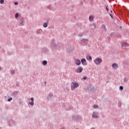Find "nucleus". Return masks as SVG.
I'll return each instance as SVG.
<instances>
[{
	"label": "nucleus",
	"mask_w": 129,
	"mask_h": 129,
	"mask_svg": "<svg viewBox=\"0 0 129 129\" xmlns=\"http://www.w3.org/2000/svg\"><path fill=\"white\" fill-rule=\"evenodd\" d=\"M122 47H129V44L128 43H124L122 45Z\"/></svg>",
	"instance_id": "nucleus-15"
},
{
	"label": "nucleus",
	"mask_w": 129,
	"mask_h": 129,
	"mask_svg": "<svg viewBox=\"0 0 129 129\" xmlns=\"http://www.w3.org/2000/svg\"><path fill=\"white\" fill-rule=\"evenodd\" d=\"M47 60L42 61L43 65L46 66V65H47Z\"/></svg>",
	"instance_id": "nucleus-18"
},
{
	"label": "nucleus",
	"mask_w": 129,
	"mask_h": 129,
	"mask_svg": "<svg viewBox=\"0 0 129 129\" xmlns=\"http://www.w3.org/2000/svg\"><path fill=\"white\" fill-rule=\"evenodd\" d=\"M102 29H103L105 32H106V27H105V25L104 24L102 25L101 26Z\"/></svg>",
	"instance_id": "nucleus-16"
},
{
	"label": "nucleus",
	"mask_w": 129,
	"mask_h": 129,
	"mask_svg": "<svg viewBox=\"0 0 129 129\" xmlns=\"http://www.w3.org/2000/svg\"><path fill=\"white\" fill-rule=\"evenodd\" d=\"M4 2H5V0H0V4H1V5H3Z\"/></svg>",
	"instance_id": "nucleus-23"
},
{
	"label": "nucleus",
	"mask_w": 129,
	"mask_h": 129,
	"mask_svg": "<svg viewBox=\"0 0 129 129\" xmlns=\"http://www.w3.org/2000/svg\"><path fill=\"white\" fill-rule=\"evenodd\" d=\"M82 71H83V68L81 66L79 67L76 70V73H81Z\"/></svg>",
	"instance_id": "nucleus-4"
},
{
	"label": "nucleus",
	"mask_w": 129,
	"mask_h": 129,
	"mask_svg": "<svg viewBox=\"0 0 129 129\" xmlns=\"http://www.w3.org/2000/svg\"><path fill=\"white\" fill-rule=\"evenodd\" d=\"M124 82H127V79H126V78H125L124 79Z\"/></svg>",
	"instance_id": "nucleus-26"
},
{
	"label": "nucleus",
	"mask_w": 129,
	"mask_h": 129,
	"mask_svg": "<svg viewBox=\"0 0 129 129\" xmlns=\"http://www.w3.org/2000/svg\"><path fill=\"white\" fill-rule=\"evenodd\" d=\"M93 108L96 109V108H99V106L97 105H94Z\"/></svg>",
	"instance_id": "nucleus-19"
},
{
	"label": "nucleus",
	"mask_w": 129,
	"mask_h": 129,
	"mask_svg": "<svg viewBox=\"0 0 129 129\" xmlns=\"http://www.w3.org/2000/svg\"><path fill=\"white\" fill-rule=\"evenodd\" d=\"M119 89H120V90H122L123 89V87H122V86H120V87H119Z\"/></svg>",
	"instance_id": "nucleus-24"
},
{
	"label": "nucleus",
	"mask_w": 129,
	"mask_h": 129,
	"mask_svg": "<svg viewBox=\"0 0 129 129\" xmlns=\"http://www.w3.org/2000/svg\"><path fill=\"white\" fill-rule=\"evenodd\" d=\"M61 129H65V128L63 127V128H61Z\"/></svg>",
	"instance_id": "nucleus-33"
},
{
	"label": "nucleus",
	"mask_w": 129,
	"mask_h": 129,
	"mask_svg": "<svg viewBox=\"0 0 129 129\" xmlns=\"http://www.w3.org/2000/svg\"><path fill=\"white\" fill-rule=\"evenodd\" d=\"M48 23H49V20H47V22L43 23V26L44 28H47V27H48Z\"/></svg>",
	"instance_id": "nucleus-12"
},
{
	"label": "nucleus",
	"mask_w": 129,
	"mask_h": 129,
	"mask_svg": "<svg viewBox=\"0 0 129 129\" xmlns=\"http://www.w3.org/2000/svg\"><path fill=\"white\" fill-rule=\"evenodd\" d=\"M87 59L89 61H91V60H92V57L90 56H87Z\"/></svg>",
	"instance_id": "nucleus-17"
},
{
	"label": "nucleus",
	"mask_w": 129,
	"mask_h": 129,
	"mask_svg": "<svg viewBox=\"0 0 129 129\" xmlns=\"http://www.w3.org/2000/svg\"><path fill=\"white\" fill-rule=\"evenodd\" d=\"M50 46L52 49H57V48H58V45L56 44V43L54 41H51Z\"/></svg>",
	"instance_id": "nucleus-3"
},
{
	"label": "nucleus",
	"mask_w": 129,
	"mask_h": 129,
	"mask_svg": "<svg viewBox=\"0 0 129 129\" xmlns=\"http://www.w3.org/2000/svg\"><path fill=\"white\" fill-rule=\"evenodd\" d=\"M106 11H108V8L107 7H106Z\"/></svg>",
	"instance_id": "nucleus-30"
},
{
	"label": "nucleus",
	"mask_w": 129,
	"mask_h": 129,
	"mask_svg": "<svg viewBox=\"0 0 129 129\" xmlns=\"http://www.w3.org/2000/svg\"><path fill=\"white\" fill-rule=\"evenodd\" d=\"M24 18H22V19L20 22L19 26H24Z\"/></svg>",
	"instance_id": "nucleus-11"
},
{
	"label": "nucleus",
	"mask_w": 129,
	"mask_h": 129,
	"mask_svg": "<svg viewBox=\"0 0 129 129\" xmlns=\"http://www.w3.org/2000/svg\"><path fill=\"white\" fill-rule=\"evenodd\" d=\"M89 20L90 22H92V21H93V20H94V16H93V15H90L89 17Z\"/></svg>",
	"instance_id": "nucleus-13"
},
{
	"label": "nucleus",
	"mask_w": 129,
	"mask_h": 129,
	"mask_svg": "<svg viewBox=\"0 0 129 129\" xmlns=\"http://www.w3.org/2000/svg\"><path fill=\"white\" fill-rule=\"evenodd\" d=\"M0 49H1V47H0Z\"/></svg>",
	"instance_id": "nucleus-37"
},
{
	"label": "nucleus",
	"mask_w": 129,
	"mask_h": 129,
	"mask_svg": "<svg viewBox=\"0 0 129 129\" xmlns=\"http://www.w3.org/2000/svg\"><path fill=\"white\" fill-rule=\"evenodd\" d=\"M29 104L32 106H34V98H31V99H28Z\"/></svg>",
	"instance_id": "nucleus-6"
},
{
	"label": "nucleus",
	"mask_w": 129,
	"mask_h": 129,
	"mask_svg": "<svg viewBox=\"0 0 129 129\" xmlns=\"http://www.w3.org/2000/svg\"><path fill=\"white\" fill-rule=\"evenodd\" d=\"M44 83H45V84H46L47 82H44Z\"/></svg>",
	"instance_id": "nucleus-31"
},
{
	"label": "nucleus",
	"mask_w": 129,
	"mask_h": 129,
	"mask_svg": "<svg viewBox=\"0 0 129 129\" xmlns=\"http://www.w3.org/2000/svg\"><path fill=\"white\" fill-rule=\"evenodd\" d=\"M94 63L96 64V65H100L101 64V62H102V59L97 57L94 60Z\"/></svg>",
	"instance_id": "nucleus-2"
},
{
	"label": "nucleus",
	"mask_w": 129,
	"mask_h": 129,
	"mask_svg": "<svg viewBox=\"0 0 129 129\" xmlns=\"http://www.w3.org/2000/svg\"><path fill=\"white\" fill-rule=\"evenodd\" d=\"M84 35V33H79L78 36L79 37H82V36H83Z\"/></svg>",
	"instance_id": "nucleus-20"
},
{
	"label": "nucleus",
	"mask_w": 129,
	"mask_h": 129,
	"mask_svg": "<svg viewBox=\"0 0 129 129\" xmlns=\"http://www.w3.org/2000/svg\"><path fill=\"white\" fill-rule=\"evenodd\" d=\"M93 118H97L98 117V116L97 115V113H96L95 112H93L92 115Z\"/></svg>",
	"instance_id": "nucleus-10"
},
{
	"label": "nucleus",
	"mask_w": 129,
	"mask_h": 129,
	"mask_svg": "<svg viewBox=\"0 0 129 129\" xmlns=\"http://www.w3.org/2000/svg\"><path fill=\"white\" fill-rule=\"evenodd\" d=\"M91 129H94V128H92Z\"/></svg>",
	"instance_id": "nucleus-36"
},
{
	"label": "nucleus",
	"mask_w": 129,
	"mask_h": 129,
	"mask_svg": "<svg viewBox=\"0 0 129 129\" xmlns=\"http://www.w3.org/2000/svg\"><path fill=\"white\" fill-rule=\"evenodd\" d=\"M110 16L111 17V18H113V17L111 15H110Z\"/></svg>",
	"instance_id": "nucleus-32"
},
{
	"label": "nucleus",
	"mask_w": 129,
	"mask_h": 129,
	"mask_svg": "<svg viewBox=\"0 0 129 129\" xmlns=\"http://www.w3.org/2000/svg\"><path fill=\"white\" fill-rule=\"evenodd\" d=\"M111 13H112V11H111Z\"/></svg>",
	"instance_id": "nucleus-35"
},
{
	"label": "nucleus",
	"mask_w": 129,
	"mask_h": 129,
	"mask_svg": "<svg viewBox=\"0 0 129 129\" xmlns=\"http://www.w3.org/2000/svg\"><path fill=\"white\" fill-rule=\"evenodd\" d=\"M90 27H91V29H95V28H96V25H95V23H93V24L90 25Z\"/></svg>",
	"instance_id": "nucleus-14"
},
{
	"label": "nucleus",
	"mask_w": 129,
	"mask_h": 129,
	"mask_svg": "<svg viewBox=\"0 0 129 129\" xmlns=\"http://www.w3.org/2000/svg\"><path fill=\"white\" fill-rule=\"evenodd\" d=\"M2 69V67H0V70Z\"/></svg>",
	"instance_id": "nucleus-34"
},
{
	"label": "nucleus",
	"mask_w": 129,
	"mask_h": 129,
	"mask_svg": "<svg viewBox=\"0 0 129 129\" xmlns=\"http://www.w3.org/2000/svg\"><path fill=\"white\" fill-rule=\"evenodd\" d=\"M81 62L84 66H86L87 65V63L86 62V59L85 58H83L81 59Z\"/></svg>",
	"instance_id": "nucleus-8"
},
{
	"label": "nucleus",
	"mask_w": 129,
	"mask_h": 129,
	"mask_svg": "<svg viewBox=\"0 0 129 129\" xmlns=\"http://www.w3.org/2000/svg\"><path fill=\"white\" fill-rule=\"evenodd\" d=\"M75 62L76 65H78V66H80V64H81V61H80V60L77 58L75 59Z\"/></svg>",
	"instance_id": "nucleus-7"
},
{
	"label": "nucleus",
	"mask_w": 129,
	"mask_h": 129,
	"mask_svg": "<svg viewBox=\"0 0 129 129\" xmlns=\"http://www.w3.org/2000/svg\"><path fill=\"white\" fill-rule=\"evenodd\" d=\"M14 5H15V6L18 5V2H15Z\"/></svg>",
	"instance_id": "nucleus-28"
},
{
	"label": "nucleus",
	"mask_w": 129,
	"mask_h": 129,
	"mask_svg": "<svg viewBox=\"0 0 129 129\" xmlns=\"http://www.w3.org/2000/svg\"><path fill=\"white\" fill-rule=\"evenodd\" d=\"M18 17H19V13H16L15 14V18L17 19H18Z\"/></svg>",
	"instance_id": "nucleus-21"
},
{
	"label": "nucleus",
	"mask_w": 129,
	"mask_h": 129,
	"mask_svg": "<svg viewBox=\"0 0 129 129\" xmlns=\"http://www.w3.org/2000/svg\"><path fill=\"white\" fill-rule=\"evenodd\" d=\"M112 67L114 70H116L118 68V65L116 63H114L112 64Z\"/></svg>",
	"instance_id": "nucleus-9"
},
{
	"label": "nucleus",
	"mask_w": 129,
	"mask_h": 129,
	"mask_svg": "<svg viewBox=\"0 0 129 129\" xmlns=\"http://www.w3.org/2000/svg\"><path fill=\"white\" fill-rule=\"evenodd\" d=\"M89 42V40L87 39H83L81 40V44H83L85 45H86L87 44H88V42Z\"/></svg>",
	"instance_id": "nucleus-5"
},
{
	"label": "nucleus",
	"mask_w": 129,
	"mask_h": 129,
	"mask_svg": "<svg viewBox=\"0 0 129 129\" xmlns=\"http://www.w3.org/2000/svg\"><path fill=\"white\" fill-rule=\"evenodd\" d=\"M79 84L76 82H72L71 83V89L72 90H74V89H76L77 87H79Z\"/></svg>",
	"instance_id": "nucleus-1"
},
{
	"label": "nucleus",
	"mask_w": 129,
	"mask_h": 129,
	"mask_svg": "<svg viewBox=\"0 0 129 129\" xmlns=\"http://www.w3.org/2000/svg\"><path fill=\"white\" fill-rule=\"evenodd\" d=\"M52 96H53V95H49L48 96V99H49V98H51V97H52Z\"/></svg>",
	"instance_id": "nucleus-25"
},
{
	"label": "nucleus",
	"mask_w": 129,
	"mask_h": 129,
	"mask_svg": "<svg viewBox=\"0 0 129 129\" xmlns=\"http://www.w3.org/2000/svg\"><path fill=\"white\" fill-rule=\"evenodd\" d=\"M86 79H87L86 77H84L83 78V79H84V80H86Z\"/></svg>",
	"instance_id": "nucleus-29"
},
{
	"label": "nucleus",
	"mask_w": 129,
	"mask_h": 129,
	"mask_svg": "<svg viewBox=\"0 0 129 129\" xmlns=\"http://www.w3.org/2000/svg\"><path fill=\"white\" fill-rule=\"evenodd\" d=\"M11 100H13V98L11 97L10 99H8V101H11Z\"/></svg>",
	"instance_id": "nucleus-27"
},
{
	"label": "nucleus",
	"mask_w": 129,
	"mask_h": 129,
	"mask_svg": "<svg viewBox=\"0 0 129 129\" xmlns=\"http://www.w3.org/2000/svg\"><path fill=\"white\" fill-rule=\"evenodd\" d=\"M11 74L14 75L15 73V70H12L11 72Z\"/></svg>",
	"instance_id": "nucleus-22"
}]
</instances>
